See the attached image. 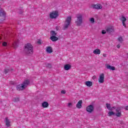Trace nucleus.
<instances>
[{"mask_svg":"<svg viewBox=\"0 0 128 128\" xmlns=\"http://www.w3.org/2000/svg\"><path fill=\"white\" fill-rule=\"evenodd\" d=\"M24 52L28 56H30L34 54V48L32 45L30 43H28L24 45Z\"/></svg>","mask_w":128,"mask_h":128,"instance_id":"obj_1","label":"nucleus"},{"mask_svg":"<svg viewBox=\"0 0 128 128\" xmlns=\"http://www.w3.org/2000/svg\"><path fill=\"white\" fill-rule=\"evenodd\" d=\"M30 80H24L22 84H20L16 86L17 90H24L30 84Z\"/></svg>","mask_w":128,"mask_h":128,"instance_id":"obj_2","label":"nucleus"},{"mask_svg":"<svg viewBox=\"0 0 128 128\" xmlns=\"http://www.w3.org/2000/svg\"><path fill=\"white\" fill-rule=\"evenodd\" d=\"M71 22H72V17L70 16L68 17L64 24V26L63 28V30H68V26H70V24Z\"/></svg>","mask_w":128,"mask_h":128,"instance_id":"obj_3","label":"nucleus"},{"mask_svg":"<svg viewBox=\"0 0 128 128\" xmlns=\"http://www.w3.org/2000/svg\"><path fill=\"white\" fill-rule=\"evenodd\" d=\"M76 26H82V14H78L76 16Z\"/></svg>","mask_w":128,"mask_h":128,"instance_id":"obj_4","label":"nucleus"},{"mask_svg":"<svg viewBox=\"0 0 128 128\" xmlns=\"http://www.w3.org/2000/svg\"><path fill=\"white\" fill-rule=\"evenodd\" d=\"M58 16V10L52 11L50 14V18H56Z\"/></svg>","mask_w":128,"mask_h":128,"instance_id":"obj_5","label":"nucleus"},{"mask_svg":"<svg viewBox=\"0 0 128 128\" xmlns=\"http://www.w3.org/2000/svg\"><path fill=\"white\" fill-rule=\"evenodd\" d=\"M100 84H104V74H102L100 75L99 78L98 79Z\"/></svg>","mask_w":128,"mask_h":128,"instance_id":"obj_6","label":"nucleus"},{"mask_svg":"<svg viewBox=\"0 0 128 128\" xmlns=\"http://www.w3.org/2000/svg\"><path fill=\"white\" fill-rule=\"evenodd\" d=\"M86 110L90 114L92 112H94V106L90 105L89 106H88L86 108Z\"/></svg>","mask_w":128,"mask_h":128,"instance_id":"obj_7","label":"nucleus"},{"mask_svg":"<svg viewBox=\"0 0 128 128\" xmlns=\"http://www.w3.org/2000/svg\"><path fill=\"white\" fill-rule=\"evenodd\" d=\"M116 116L120 117L122 116V110H120V107H118L116 109Z\"/></svg>","mask_w":128,"mask_h":128,"instance_id":"obj_8","label":"nucleus"},{"mask_svg":"<svg viewBox=\"0 0 128 128\" xmlns=\"http://www.w3.org/2000/svg\"><path fill=\"white\" fill-rule=\"evenodd\" d=\"M6 13L2 8H0V20H2V18L4 17Z\"/></svg>","mask_w":128,"mask_h":128,"instance_id":"obj_9","label":"nucleus"},{"mask_svg":"<svg viewBox=\"0 0 128 128\" xmlns=\"http://www.w3.org/2000/svg\"><path fill=\"white\" fill-rule=\"evenodd\" d=\"M114 31V29L112 26H109L106 29V32L108 34H110V32H112Z\"/></svg>","mask_w":128,"mask_h":128,"instance_id":"obj_10","label":"nucleus"},{"mask_svg":"<svg viewBox=\"0 0 128 128\" xmlns=\"http://www.w3.org/2000/svg\"><path fill=\"white\" fill-rule=\"evenodd\" d=\"M93 8H96V10H102V6L100 4H96L93 6Z\"/></svg>","mask_w":128,"mask_h":128,"instance_id":"obj_11","label":"nucleus"},{"mask_svg":"<svg viewBox=\"0 0 128 128\" xmlns=\"http://www.w3.org/2000/svg\"><path fill=\"white\" fill-rule=\"evenodd\" d=\"M107 70H116V68L108 64H105Z\"/></svg>","mask_w":128,"mask_h":128,"instance_id":"obj_12","label":"nucleus"},{"mask_svg":"<svg viewBox=\"0 0 128 128\" xmlns=\"http://www.w3.org/2000/svg\"><path fill=\"white\" fill-rule=\"evenodd\" d=\"M72 68V66L70 64H66L64 66V70H70Z\"/></svg>","mask_w":128,"mask_h":128,"instance_id":"obj_13","label":"nucleus"},{"mask_svg":"<svg viewBox=\"0 0 128 128\" xmlns=\"http://www.w3.org/2000/svg\"><path fill=\"white\" fill-rule=\"evenodd\" d=\"M121 20L122 22L123 26H124V28H126V23H124L126 21V18H125L124 16H122V18H121Z\"/></svg>","mask_w":128,"mask_h":128,"instance_id":"obj_14","label":"nucleus"},{"mask_svg":"<svg viewBox=\"0 0 128 128\" xmlns=\"http://www.w3.org/2000/svg\"><path fill=\"white\" fill-rule=\"evenodd\" d=\"M46 52H48V54H52V48L51 46H47Z\"/></svg>","mask_w":128,"mask_h":128,"instance_id":"obj_15","label":"nucleus"},{"mask_svg":"<svg viewBox=\"0 0 128 128\" xmlns=\"http://www.w3.org/2000/svg\"><path fill=\"white\" fill-rule=\"evenodd\" d=\"M50 39L52 42H56V40H58V38L56 36H51L50 37Z\"/></svg>","mask_w":128,"mask_h":128,"instance_id":"obj_16","label":"nucleus"},{"mask_svg":"<svg viewBox=\"0 0 128 128\" xmlns=\"http://www.w3.org/2000/svg\"><path fill=\"white\" fill-rule=\"evenodd\" d=\"M82 104V100H79L76 106V108H81Z\"/></svg>","mask_w":128,"mask_h":128,"instance_id":"obj_17","label":"nucleus"},{"mask_svg":"<svg viewBox=\"0 0 128 128\" xmlns=\"http://www.w3.org/2000/svg\"><path fill=\"white\" fill-rule=\"evenodd\" d=\"M93 53L94 54H100V50L98 48H96L93 51Z\"/></svg>","mask_w":128,"mask_h":128,"instance_id":"obj_18","label":"nucleus"},{"mask_svg":"<svg viewBox=\"0 0 128 128\" xmlns=\"http://www.w3.org/2000/svg\"><path fill=\"white\" fill-rule=\"evenodd\" d=\"M6 126H10V120H8V118H6Z\"/></svg>","mask_w":128,"mask_h":128,"instance_id":"obj_19","label":"nucleus"},{"mask_svg":"<svg viewBox=\"0 0 128 128\" xmlns=\"http://www.w3.org/2000/svg\"><path fill=\"white\" fill-rule=\"evenodd\" d=\"M86 86H92V82L90 81H86L85 82Z\"/></svg>","mask_w":128,"mask_h":128,"instance_id":"obj_20","label":"nucleus"},{"mask_svg":"<svg viewBox=\"0 0 128 128\" xmlns=\"http://www.w3.org/2000/svg\"><path fill=\"white\" fill-rule=\"evenodd\" d=\"M18 46V42H16V41L14 42V43L12 44V48H16Z\"/></svg>","mask_w":128,"mask_h":128,"instance_id":"obj_21","label":"nucleus"},{"mask_svg":"<svg viewBox=\"0 0 128 128\" xmlns=\"http://www.w3.org/2000/svg\"><path fill=\"white\" fill-rule=\"evenodd\" d=\"M42 108H48V103L46 102H44L42 104Z\"/></svg>","mask_w":128,"mask_h":128,"instance_id":"obj_22","label":"nucleus"},{"mask_svg":"<svg viewBox=\"0 0 128 128\" xmlns=\"http://www.w3.org/2000/svg\"><path fill=\"white\" fill-rule=\"evenodd\" d=\"M50 35L52 36H56V32L55 31H51Z\"/></svg>","mask_w":128,"mask_h":128,"instance_id":"obj_23","label":"nucleus"},{"mask_svg":"<svg viewBox=\"0 0 128 128\" xmlns=\"http://www.w3.org/2000/svg\"><path fill=\"white\" fill-rule=\"evenodd\" d=\"M114 112H108V116H114Z\"/></svg>","mask_w":128,"mask_h":128,"instance_id":"obj_24","label":"nucleus"},{"mask_svg":"<svg viewBox=\"0 0 128 128\" xmlns=\"http://www.w3.org/2000/svg\"><path fill=\"white\" fill-rule=\"evenodd\" d=\"M106 106L108 110H112V108H110V104H106Z\"/></svg>","mask_w":128,"mask_h":128,"instance_id":"obj_25","label":"nucleus"},{"mask_svg":"<svg viewBox=\"0 0 128 128\" xmlns=\"http://www.w3.org/2000/svg\"><path fill=\"white\" fill-rule=\"evenodd\" d=\"M118 40L120 42L122 43L124 41V40L122 39V38L120 36L118 38Z\"/></svg>","mask_w":128,"mask_h":128,"instance_id":"obj_26","label":"nucleus"},{"mask_svg":"<svg viewBox=\"0 0 128 128\" xmlns=\"http://www.w3.org/2000/svg\"><path fill=\"white\" fill-rule=\"evenodd\" d=\"M14 102H20V98H14Z\"/></svg>","mask_w":128,"mask_h":128,"instance_id":"obj_27","label":"nucleus"},{"mask_svg":"<svg viewBox=\"0 0 128 128\" xmlns=\"http://www.w3.org/2000/svg\"><path fill=\"white\" fill-rule=\"evenodd\" d=\"M68 108H72V103L69 102L68 104Z\"/></svg>","mask_w":128,"mask_h":128,"instance_id":"obj_28","label":"nucleus"},{"mask_svg":"<svg viewBox=\"0 0 128 128\" xmlns=\"http://www.w3.org/2000/svg\"><path fill=\"white\" fill-rule=\"evenodd\" d=\"M2 46H8V43L6 42H4L2 43Z\"/></svg>","mask_w":128,"mask_h":128,"instance_id":"obj_29","label":"nucleus"},{"mask_svg":"<svg viewBox=\"0 0 128 128\" xmlns=\"http://www.w3.org/2000/svg\"><path fill=\"white\" fill-rule=\"evenodd\" d=\"M90 22H92V24H94V18H90Z\"/></svg>","mask_w":128,"mask_h":128,"instance_id":"obj_30","label":"nucleus"},{"mask_svg":"<svg viewBox=\"0 0 128 128\" xmlns=\"http://www.w3.org/2000/svg\"><path fill=\"white\" fill-rule=\"evenodd\" d=\"M102 34H106V32L105 31V30H102Z\"/></svg>","mask_w":128,"mask_h":128,"instance_id":"obj_31","label":"nucleus"},{"mask_svg":"<svg viewBox=\"0 0 128 128\" xmlns=\"http://www.w3.org/2000/svg\"><path fill=\"white\" fill-rule=\"evenodd\" d=\"M4 72V74H8V70H5Z\"/></svg>","mask_w":128,"mask_h":128,"instance_id":"obj_32","label":"nucleus"},{"mask_svg":"<svg viewBox=\"0 0 128 128\" xmlns=\"http://www.w3.org/2000/svg\"><path fill=\"white\" fill-rule=\"evenodd\" d=\"M61 92L64 94H66V90H62Z\"/></svg>","mask_w":128,"mask_h":128,"instance_id":"obj_33","label":"nucleus"},{"mask_svg":"<svg viewBox=\"0 0 128 128\" xmlns=\"http://www.w3.org/2000/svg\"><path fill=\"white\" fill-rule=\"evenodd\" d=\"M96 76H92V79H93V80H96Z\"/></svg>","mask_w":128,"mask_h":128,"instance_id":"obj_34","label":"nucleus"},{"mask_svg":"<svg viewBox=\"0 0 128 128\" xmlns=\"http://www.w3.org/2000/svg\"><path fill=\"white\" fill-rule=\"evenodd\" d=\"M56 30H60V27L56 26Z\"/></svg>","mask_w":128,"mask_h":128,"instance_id":"obj_35","label":"nucleus"},{"mask_svg":"<svg viewBox=\"0 0 128 128\" xmlns=\"http://www.w3.org/2000/svg\"><path fill=\"white\" fill-rule=\"evenodd\" d=\"M116 46L118 48H120V44H118Z\"/></svg>","mask_w":128,"mask_h":128,"instance_id":"obj_36","label":"nucleus"},{"mask_svg":"<svg viewBox=\"0 0 128 128\" xmlns=\"http://www.w3.org/2000/svg\"><path fill=\"white\" fill-rule=\"evenodd\" d=\"M38 44H42V42H40V40H38Z\"/></svg>","mask_w":128,"mask_h":128,"instance_id":"obj_37","label":"nucleus"},{"mask_svg":"<svg viewBox=\"0 0 128 128\" xmlns=\"http://www.w3.org/2000/svg\"><path fill=\"white\" fill-rule=\"evenodd\" d=\"M103 56H104V58L106 57V54H103Z\"/></svg>","mask_w":128,"mask_h":128,"instance_id":"obj_38","label":"nucleus"},{"mask_svg":"<svg viewBox=\"0 0 128 128\" xmlns=\"http://www.w3.org/2000/svg\"><path fill=\"white\" fill-rule=\"evenodd\" d=\"M10 84H14V82H10Z\"/></svg>","mask_w":128,"mask_h":128,"instance_id":"obj_39","label":"nucleus"},{"mask_svg":"<svg viewBox=\"0 0 128 128\" xmlns=\"http://www.w3.org/2000/svg\"><path fill=\"white\" fill-rule=\"evenodd\" d=\"M112 108H116V107L113 106V107L111 108V110H112Z\"/></svg>","mask_w":128,"mask_h":128,"instance_id":"obj_40","label":"nucleus"},{"mask_svg":"<svg viewBox=\"0 0 128 128\" xmlns=\"http://www.w3.org/2000/svg\"><path fill=\"white\" fill-rule=\"evenodd\" d=\"M49 66H50V64Z\"/></svg>","mask_w":128,"mask_h":128,"instance_id":"obj_41","label":"nucleus"}]
</instances>
